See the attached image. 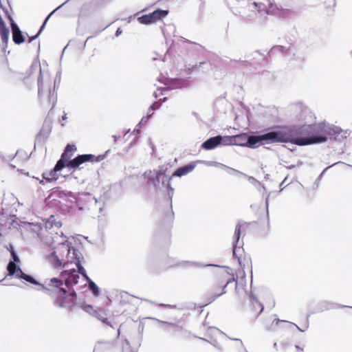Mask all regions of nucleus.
Segmentation results:
<instances>
[{"mask_svg": "<svg viewBox=\"0 0 352 352\" xmlns=\"http://www.w3.org/2000/svg\"><path fill=\"white\" fill-rule=\"evenodd\" d=\"M17 267L18 271L16 274V278L21 280H25V276H27L28 274L25 273L20 267V265H17Z\"/></svg>", "mask_w": 352, "mask_h": 352, "instance_id": "53", "label": "nucleus"}, {"mask_svg": "<svg viewBox=\"0 0 352 352\" xmlns=\"http://www.w3.org/2000/svg\"><path fill=\"white\" fill-rule=\"evenodd\" d=\"M49 101L50 103H52V106L51 108V110L55 107L56 102H57V94L55 92V89L54 88V90L52 91L50 89L49 91Z\"/></svg>", "mask_w": 352, "mask_h": 352, "instance_id": "37", "label": "nucleus"}, {"mask_svg": "<svg viewBox=\"0 0 352 352\" xmlns=\"http://www.w3.org/2000/svg\"><path fill=\"white\" fill-rule=\"evenodd\" d=\"M302 164H303V162L302 161L299 160L297 164H291L289 166H286L285 168L287 169L291 170V169L295 168L297 166H301L302 165Z\"/></svg>", "mask_w": 352, "mask_h": 352, "instance_id": "57", "label": "nucleus"}, {"mask_svg": "<svg viewBox=\"0 0 352 352\" xmlns=\"http://www.w3.org/2000/svg\"><path fill=\"white\" fill-rule=\"evenodd\" d=\"M266 12L268 14H275L282 18H290L294 11L292 9L283 8L276 4L270 3Z\"/></svg>", "mask_w": 352, "mask_h": 352, "instance_id": "13", "label": "nucleus"}, {"mask_svg": "<svg viewBox=\"0 0 352 352\" xmlns=\"http://www.w3.org/2000/svg\"><path fill=\"white\" fill-rule=\"evenodd\" d=\"M80 308L83 311H85L90 314H92V315H94V314L96 312V310H95L94 307L91 305L85 304V305H81Z\"/></svg>", "mask_w": 352, "mask_h": 352, "instance_id": "49", "label": "nucleus"}, {"mask_svg": "<svg viewBox=\"0 0 352 352\" xmlns=\"http://www.w3.org/2000/svg\"><path fill=\"white\" fill-rule=\"evenodd\" d=\"M51 131H52L51 124L50 123L47 122V121H45L41 130L36 135L34 146V150L36 149V144H38V146H42L44 144L45 141L49 137Z\"/></svg>", "mask_w": 352, "mask_h": 352, "instance_id": "15", "label": "nucleus"}, {"mask_svg": "<svg viewBox=\"0 0 352 352\" xmlns=\"http://www.w3.org/2000/svg\"><path fill=\"white\" fill-rule=\"evenodd\" d=\"M166 168L164 166H160L157 169L146 170L143 173V177L147 180V184L152 185L155 188L160 187L162 184V177L168 175L166 173Z\"/></svg>", "mask_w": 352, "mask_h": 352, "instance_id": "9", "label": "nucleus"}, {"mask_svg": "<svg viewBox=\"0 0 352 352\" xmlns=\"http://www.w3.org/2000/svg\"><path fill=\"white\" fill-rule=\"evenodd\" d=\"M20 223L21 221L19 219L16 214H9L8 217V220L5 221L3 226H6L8 224H9V228L12 226L14 228H17L19 226H20Z\"/></svg>", "mask_w": 352, "mask_h": 352, "instance_id": "22", "label": "nucleus"}, {"mask_svg": "<svg viewBox=\"0 0 352 352\" xmlns=\"http://www.w3.org/2000/svg\"><path fill=\"white\" fill-rule=\"evenodd\" d=\"M287 51V49L283 45H274L267 52V54L270 56H271L272 55H274L276 52H278L280 54H283V53H286Z\"/></svg>", "mask_w": 352, "mask_h": 352, "instance_id": "31", "label": "nucleus"}, {"mask_svg": "<svg viewBox=\"0 0 352 352\" xmlns=\"http://www.w3.org/2000/svg\"><path fill=\"white\" fill-rule=\"evenodd\" d=\"M110 152H111V150L109 149V150L106 151L104 152V153H103V154L95 155V159H94L95 162H100L102 161L103 160H104L107 157L108 154Z\"/></svg>", "mask_w": 352, "mask_h": 352, "instance_id": "52", "label": "nucleus"}, {"mask_svg": "<svg viewBox=\"0 0 352 352\" xmlns=\"http://www.w3.org/2000/svg\"><path fill=\"white\" fill-rule=\"evenodd\" d=\"M248 139V132H241L234 135H226V144L227 146H239L246 147V140Z\"/></svg>", "mask_w": 352, "mask_h": 352, "instance_id": "14", "label": "nucleus"}, {"mask_svg": "<svg viewBox=\"0 0 352 352\" xmlns=\"http://www.w3.org/2000/svg\"><path fill=\"white\" fill-rule=\"evenodd\" d=\"M89 284V290L94 297H98L100 295V289L96 283L91 280L87 283Z\"/></svg>", "mask_w": 352, "mask_h": 352, "instance_id": "27", "label": "nucleus"}, {"mask_svg": "<svg viewBox=\"0 0 352 352\" xmlns=\"http://www.w3.org/2000/svg\"><path fill=\"white\" fill-rule=\"evenodd\" d=\"M138 138V135L135 134V138L129 143V146L130 147L133 146L135 144Z\"/></svg>", "mask_w": 352, "mask_h": 352, "instance_id": "64", "label": "nucleus"}, {"mask_svg": "<svg viewBox=\"0 0 352 352\" xmlns=\"http://www.w3.org/2000/svg\"><path fill=\"white\" fill-rule=\"evenodd\" d=\"M153 115V113L147 114L146 116H144L139 123L135 126L133 133L134 134L140 135L141 133V129L144 124H145L149 120L150 117Z\"/></svg>", "mask_w": 352, "mask_h": 352, "instance_id": "25", "label": "nucleus"}, {"mask_svg": "<svg viewBox=\"0 0 352 352\" xmlns=\"http://www.w3.org/2000/svg\"><path fill=\"white\" fill-rule=\"evenodd\" d=\"M51 173H53L52 169H51L49 172H43L42 173L41 179L35 177H33V178L38 179L39 181V183L42 185H45V183L56 182L58 179V175L57 173H54V175H52Z\"/></svg>", "mask_w": 352, "mask_h": 352, "instance_id": "19", "label": "nucleus"}, {"mask_svg": "<svg viewBox=\"0 0 352 352\" xmlns=\"http://www.w3.org/2000/svg\"><path fill=\"white\" fill-rule=\"evenodd\" d=\"M246 224L247 222L243 221L241 220L238 221L235 227L234 233L233 236L232 254L233 256L237 258V261L241 267H243L241 261V256L242 253L244 252V250L243 248L241 249V247L238 246V243L241 235V228Z\"/></svg>", "mask_w": 352, "mask_h": 352, "instance_id": "10", "label": "nucleus"}, {"mask_svg": "<svg viewBox=\"0 0 352 352\" xmlns=\"http://www.w3.org/2000/svg\"><path fill=\"white\" fill-rule=\"evenodd\" d=\"M122 352H138L131 348L130 342L128 340L124 339L122 342Z\"/></svg>", "mask_w": 352, "mask_h": 352, "instance_id": "41", "label": "nucleus"}, {"mask_svg": "<svg viewBox=\"0 0 352 352\" xmlns=\"http://www.w3.org/2000/svg\"><path fill=\"white\" fill-rule=\"evenodd\" d=\"M250 298L252 300V304L254 307H256V305H258V307L260 308L259 313L258 314V316L264 311V306L263 303H261L258 300L257 296L254 294L252 292H251L250 294H248Z\"/></svg>", "mask_w": 352, "mask_h": 352, "instance_id": "30", "label": "nucleus"}, {"mask_svg": "<svg viewBox=\"0 0 352 352\" xmlns=\"http://www.w3.org/2000/svg\"><path fill=\"white\" fill-rule=\"evenodd\" d=\"M219 296H221V294H216V293H211V294H209L208 296H207V300L208 302L201 306L200 307L201 308H203L205 306L212 303V302H214L217 298H219Z\"/></svg>", "mask_w": 352, "mask_h": 352, "instance_id": "40", "label": "nucleus"}, {"mask_svg": "<svg viewBox=\"0 0 352 352\" xmlns=\"http://www.w3.org/2000/svg\"><path fill=\"white\" fill-rule=\"evenodd\" d=\"M17 265H16L12 264L10 266V263H8L7 267H6V270L8 271V274L6 276H15L16 277V274L18 271Z\"/></svg>", "mask_w": 352, "mask_h": 352, "instance_id": "36", "label": "nucleus"}, {"mask_svg": "<svg viewBox=\"0 0 352 352\" xmlns=\"http://www.w3.org/2000/svg\"><path fill=\"white\" fill-rule=\"evenodd\" d=\"M250 57H252L253 59H258L257 63H260L261 61H263L265 60V56L259 50H256L253 52L251 54L248 56V58Z\"/></svg>", "mask_w": 352, "mask_h": 352, "instance_id": "33", "label": "nucleus"}, {"mask_svg": "<svg viewBox=\"0 0 352 352\" xmlns=\"http://www.w3.org/2000/svg\"><path fill=\"white\" fill-rule=\"evenodd\" d=\"M338 163H341V162H336V163H334L333 164H332L331 166H327L324 169H323V170L320 173V174L318 175V177H317V179H316L315 182H314V185H316V187H318V182L319 181L322 179V177H323V175H324V173H326V171L330 168L331 167H333V166H335L336 164H338Z\"/></svg>", "mask_w": 352, "mask_h": 352, "instance_id": "51", "label": "nucleus"}, {"mask_svg": "<svg viewBox=\"0 0 352 352\" xmlns=\"http://www.w3.org/2000/svg\"><path fill=\"white\" fill-rule=\"evenodd\" d=\"M168 13L169 11L168 10H163L157 8L154 11L148 14L138 16L137 20L140 24L150 25L162 21L168 16Z\"/></svg>", "mask_w": 352, "mask_h": 352, "instance_id": "7", "label": "nucleus"}, {"mask_svg": "<svg viewBox=\"0 0 352 352\" xmlns=\"http://www.w3.org/2000/svg\"><path fill=\"white\" fill-rule=\"evenodd\" d=\"M8 21H9V23H10V28H11V32H12V34L13 32H16L19 30H21L19 26L18 25V24L15 22V21L14 20L13 17L12 16H10L8 17Z\"/></svg>", "mask_w": 352, "mask_h": 352, "instance_id": "46", "label": "nucleus"}, {"mask_svg": "<svg viewBox=\"0 0 352 352\" xmlns=\"http://www.w3.org/2000/svg\"><path fill=\"white\" fill-rule=\"evenodd\" d=\"M8 21H9V23H10V28H11V32H12V34L13 32H16L19 30H21L19 26L18 25V24L15 22V21L14 20L13 17L12 16H10L8 17Z\"/></svg>", "mask_w": 352, "mask_h": 352, "instance_id": "43", "label": "nucleus"}, {"mask_svg": "<svg viewBox=\"0 0 352 352\" xmlns=\"http://www.w3.org/2000/svg\"><path fill=\"white\" fill-rule=\"evenodd\" d=\"M351 308V306H346V305H340L336 302H329V301H322L319 302L316 307L310 311L309 314H308L309 316L312 314L323 312L324 311H327L329 309H338V308Z\"/></svg>", "mask_w": 352, "mask_h": 352, "instance_id": "12", "label": "nucleus"}, {"mask_svg": "<svg viewBox=\"0 0 352 352\" xmlns=\"http://www.w3.org/2000/svg\"><path fill=\"white\" fill-rule=\"evenodd\" d=\"M209 163H210L211 164L219 165V166L224 167L225 168L228 170V173L230 175H241L242 177H247L246 174H245L238 170H236L234 168L228 167L223 164L216 162H210Z\"/></svg>", "mask_w": 352, "mask_h": 352, "instance_id": "26", "label": "nucleus"}, {"mask_svg": "<svg viewBox=\"0 0 352 352\" xmlns=\"http://www.w3.org/2000/svg\"><path fill=\"white\" fill-rule=\"evenodd\" d=\"M186 263H191L192 265H197L199 267H221V268H228V267H226L224 265H217V264H214V263L203 264L200 262H196V261H187Z\"/></svg>", "mask_w": 352, "mask_h": 352, "instance_id": "35", "label": "nucleus"}, {"mask_svg": "<svg viewBox=\"0 0 352 352\" xmlns=\"http://www.w3.org/2000/svg\"><path fill=\"white\" fill-rule=\"evenodd\" d=\"M64 150H67V153H71L72 156L74 153L76 151L77 148L76 145L73 144H67Z\"/></svg>", "mask_w": 352, "mask_h": 352, "instance_id": "54", "label": "nucleus"}, {"mask_svg": "<svg viewBox=\"0 0 352 352\" xmlns=\"http://www.w3.org/2000/svg\"><path fill=\"white\" fill-rule=\"evenodd\" d=\"M8 21H9V23H10V28H11V32H12V34L13 32H16L19 30H21L19 26L18 25V24L15 22V21L14 20L13 17L12 16H10L8 17Z\"/></svg>", "mask_w": 352, "mask_h": 352, "instance_id": "45", "label": "nucleus"}, {"mask_svg": "<svg viewBox=\"0 0 352 352\" xmlns=\"http://www.w3.org/2000/svg\"><path fill=\"white\" fill-rule=\"evenodd\" d=\"M19 263H20V258H19V256L16 252V251H14V252H11L10 253V259L8 262V263H10V266L12 265V264H14V265H19Z\"/></svg>", "mask_w": 352, "mask_h": 352, "instance_id": "38", "label": "nucleus"}, {"mask_svg": "<svg viewBox=\"0 0 352 352\" xmlns=\"http://www.w3.org/2000/svg\"><path fill=\"white\" fill-rule=\"evenodd\" d=\"M96 318H97L99 320H100L102 323L111 327V328L114 329L113 325L112 324L111 322L108 320V318L105 316V314L102 311H97L94 314Z\"/></svg>", "mask_w": 352, "mask_h": 352, "instance_id": "29", "label": "nucleus"}, {"mask_svg": "<svg viewBox=\"0 0 352 352\" xmlns=\"http://www.w3.org/2000/svg\"><path fill=\"white\" fill-rule=\"evenodd\" d=\"M172 177L169 175H164L162 177V186L167 189V197L168 201L169 209L167 211L163 212V219L162 222V227L165 230H169L175 219V214L173 210V197L175 192V189L171 186Z\"/></svg>", "mask_w": 352, "mask_h": 352, "instance_id": "5", "label": "nucleus"}, {"mask_svg": "<svg viewBox=\"0 0 352 352\" xmlns=\"http://www.w3.org/2000/svg\"><path fill=\"white\" fill-rule=\"evenodd\" d=\"M309 316L308 315L307 317V321H306V324H305V328L304 329H301V327H298L297 324H295L294 325L296 327L297 329L300 331V332H305L309 327Z\"/></svg>", "mask_w": 352, "mask_h": 352, "instance_id": "55", "label": "nucleus"}, {"mask_svg": "<svg viewBox=\"0 0 352 352\" xmlns=\"http://www.w3.org/2000/svg\"><path fill=\"white\" fill-rule=\"evenodd\" d=\"M278 143H290L299 146L323 144L328 140L340 141L346 135H339L342 131L340 126L328 124L325 122L304 124L302 126H276Z\"/></svg>", "mask_w": 352, "mask_h": 352, "instance_id": "1", "label": "nucleus"}, {"mask_svg": "<svg viewBox=\"0 0 352 352\" xmlns=\"http://www.w3.org/2000/svg\"><path fill=\"white\" fill-rule=\"evenodd\" d=\"M56 206H58L60 210L62 211V213L66 214H74L76 212V205L68 206L67 204H63L60 201H57Z\"/></svg>", "mask_w": 352, "mask_h": 352, "instance_id": "21", "label": "nucleus"}, {"mask_svg": "<svg viewBox=\"0 0 352 352\" xmlns=\"http://www.w3.org/2000/svg\"><path fill=\"white\" fill-rule=\"evenodd\" d=\"M71 195H73V192L70 190H65L59 186H56L50 190L47 199H52V201H54L56 204L58 201L56 200L55 197L64 199L65 197H71Z\"/></svg>", "mask_w": 352, "mask_h": 352, "instance_id": "17", "label": "nucleus"}, {"mask_svg": "<svg viewBox=\"0 0 352 352\" xmlns=\"http://www.w3.org/2000/svg\"><path fill=\"white\" fill-rule=\"evenodd\" d=\"M8 21H9V23H10V28H11V32H12V34L13 32H16L19 30H21L19 26L18 25V24L15 22V21L14 20L13 17L12 16H10L8 17Z\"/></svg>", "mask_w": 352, "mask_h": 352, "instance_id": "44", "label": "nucleus"}, {"mask_svg": "<svg viewBox=\"0 0 352 352\" xmlns=\"http://www.w3.org/2000/svg\"><path fill=\"white\" fill-rule=\"evenodd\" d=\"M71 159H72V154L67 153V150H64L60 155L59 160L62 161L63 162L65 163L66 164H68V163L69 162Z\"/></svg>", "mask_w": 352, "mask_h": 352, "instance_id": "42", "label": "nucleus"}, {"mask_svg": "<svg viewBox=\"0 0 352 352\" xmlns=\"http://www.w3.org/2000/svg\"><path fill=\"white\" fill-rule=\"evenodd\" d=\"M25 35H27L28 36V43H31L33 41L36 40V38H38L39 37V35L37 33L33 36H28V33H25Z\"/></svg>", "mask_w": 352, "mask_h": 352, "instance_id": "58", "label": "nucleus"}, {"mask_svg": "<svg viewBox=\"0 0 352 352\" xmlns=\"http://www.w3.org/2000/svg\"><path fill=\"white\" fill-rule=\"evenodd\" d=\"M57 285H51L50 280L49 286L51 288L45 287L43 284L40 285L45 294L54 296H55L54 303L60 308H67L72 310V308L77 305V293L74 289L66 290L65 288Z\"/></svg>", "mask_w": 352, "mask_h": 352, "instance_id": "3", "label": "nucleus"}, {"mask_svg": "<svg viewBox=\"0 0 352 352\" xmlns=\"http://www.w3.org/2000/svg\"><path fill=\"white\" fill-rule=\"evenodd\" d=\"M237 278H238L237 276L236 277L232 276V277L228 278L226 282V285H228L229 284H230L232 283H234L236 287L238 285Z\"/></svg>", "mask_w": 352, "mask_h": 352, "instance_id": "56", "label": "nucleus"}, {"mask_svg": "<svg viewBox=\"0 0 352 352\" xmlns=\"http://www.w3.org/2000/svg\"><path fill=\"white\" fill-rule=\"evenodd\" d=\"M120 294H121L120 302L125 303V304L127 303L128 301L124 299V295H129V294L127 292L123 291L121 292Z\"/></svg>", "mask_w": 352, "mask_h": 352, "instance_id": "59", "label": "nucleus"}, {"mask_svg": "<svg viewBox=\"0 0 352 352\" xmlns=\"http://www.w3.org/2000/svg\"><path fill=\"white\" fill-rule=\"evenodd\" d=\"M65 168H67V164H66L65 163H64L62 161L58 160L56 162L54 167L52 168L53 173H51L52 175H54V173L58 174V172H60L62 170H63Z\"/></svg>", "mask_w": 352, "mask_h": 352, "instance_id": "32", "label": "nucleus"}, {"mask_svg": "<svg viewBox=\"0 0 352 352\" xmlns=\"http://www.w3.org/2000/svg\"><path fill=\"white\" fill-rule=\"evenodd\" d=\"M196 164H197V162H192L187 164H185V165H183L182 166L177 168L173 171V173L170 177H172V179H173V177H182V176L186 175L187 174H188L189 173H190L191 171H192L195 169V168L196 166Z\"/></svg>", "mask_w": 352, "mask_h": 352, "instance_id": "18", "label": "nucleus"}, {"mask_svg": "<svg viewBox=\"0 0 352 352\" xmlns=\"http://www.w3.org/2000/svg\"><path fill=\"white\" fill-rule=\"evenodd\" d=\"M278 143L276 126L261 131H248L246 147L256 148L261 145Z\"/></svg>", "mask_w": 352, "mask_h": 352, "instance_id": "4", "label": "nucleus"}, {"mask_svg": "<svg viewBox=\"0 0 352 352\" xmlns=\"http://www.w3.org/2000/svg\"><path fill=\"white\" fill-rule=\"evenodd\" d=\"M64 269L60 273L62 278H52L51 285H57L56 284H59L60 287H63V285L67 286L68 287L67 290L74 289L73 287L78 283L80 276L74 267H65Z\"/></svg>", "mask_w": 352, "mask_h": 352, "instance_id": "6", "label": "nucleus"}, {"mask_svg": "<svg viewBox=\"0 0 352 352\" xmlns=\"http://www.w3.org/2000/svg\"><path fill=\"white\" fill-rule=\"evenodd\" d=\"M210 65V63H207L206 61H201L199 63H197V64H195V65H192L190 67H188L186 69V72H187V74H190L193 71H195L196 69H198V68L202 67V65Z\"/></svg>", "mask_w": 352, "mask_h": 352, "instance_id": "39", "label": "nucleus"}, {"mask_svg": "<svg viewBox=\"0 0 352 352\" xmlns=\"http://www.w3.org/2000/svg\"><path fill=\"white\" fill-rule=\"evenodd\" d=\"M245 178H247L248 180L254 186H258L259 187L262 188L264 191H265V188L260 182H258L255 177L252 176H248L247 175V177H244Z\"/></svg>", "mask_w": 352, "mask_h": 352, "instance_id": "47", "label": "nucleus"}, {"mask_svg": "<svg viewBox=\"0 0 352 352\" xmlns=\"http://www.w3.org/2000/svg\"><path fill=\"white\" fill-rule=\"evenodd\" d=\"M54 219V216H51L50 219L47 221L45 223L46 228H52L54 226L56 228H59L62 226V223L60 221H56Z\"/></svg>", "mask_w": 352, "mask_h": 352, "instance_id": "34", "label": "nucleus"}, {"mask_svg": "<svg viewBox=\"0 0 352 352\" xmlns=\"http://www.w3.org/2000/svg\"><path fill=\"white\" fill-rule=\"evenodd\" d=\"M67 256L69 258L67 261L60 259L56 251H52L47 256V261L56 270H60L65 267H69L72 263H74L77 267V273L78 275L84 278L87 283L89 282L91 279L89 277L85 267L82 265V260L84 257L78 249L72 245L71 243L67 245Z\"/></svg>", "mask_w": 352, "mask_h": 352, "instance_id": "2", "label": "nucleus"}, {"mask_svg": "<svg viewBox=\"0 0 352 352\" xmlns=\"http://www.w3.org/2000/svg\"><path fill=\"white\" fill-rule=\"evenodd\" d=\"M151 318L157 320L160 324H166V325H168V326L171 327H172L171 331L173 333L183 332L184 331V329L182 326H179L177 324L168 322V321L161 320H159V319H157L155 318Z\"/></svg>", "mask_w": 352, "mask_h": 352, "instance_id": "23", "label": "nucleus"}, {"mask_svg": "<svg viewBox=\"0 0 352 352\" xmlns=\"http://www.w3.org/2000/svg\"><path fill=\"white\" fill-rule=\"evenodd\" d=\"M39 67V74L37 78V84H38V96L40 98L41 96L43 89L44 86V80H43V76L42 73V69L41 67V65H38Z\"/></svg>", "mask_w": 352, "mask_h": 352, "instance_id": "28", "label": "nucleus"}, {"mask_svg": "<svg viewBox=\"0 0 352 352\" xmlns=\"http://www.w3.org/2000/svg\"><path fill=\"white\" fill-rule=\"evenodd\" d=\"M82 164H84V162L82 159L81 155L78 154L74 158L71 159V160L67 164V169L69 170H72V174L76 170V168L80 169V166Z\"/></svg>", "mask_w": 352, "mask_h": 352, "instance_id": "20", "label": "nucleus"}, {"mask_svg": "<svg viewBox=\"0 0 352 352\" xmlns=\"http://www.w3.org/2000/svg\"><path fill=\"white\" fill-rule=\"evenodd\" d=\"M270 192L268 194V195L267 196L266 199H265V208H266V212H267V215L268 216L269 215V210H268V208H269V199H270Z\"/></svg>", "mask_w": 352, "mask_h": 352, "instance_id": "61", "label": "nucleus"}, {"mask_svg": "<svg viewBox=\"0 0 352 352\" xmlns=\"http://www.w3.org/2000/svg\"><path fill=\"white\" fill-rule=\"evenodd\" d=\"M12 38L14 44L18 45H21L25 41V34L21 31V30L16 32H13L12 34Z\"/></svg>", "mask_w": 352, "mask_h": 352, "instance_id": "24", "label": "nucleus"}, {"mask_svg": "<svg viewBox=\"0 0 352 352\" xmlns=\"http://www.w3.org/2000/svg\"><path fill=\"white\" fill-rule=\"evenodd\" d=\"M71 197L74 199L76 206H85L90 199L94 200L95 204L97 203L96 197L89 192H73V195H71Z\"/></svg>", "mask_w": 352, "mask_h": 352, "instance_id": "16", "label": "nucleus"}, {"mask_svg": "<svg viewBox=\"0 0 352 352\" xmlns=\"http://www.w3.org/2000/svg\"><path fill=\"white\" fill-rule=\"evenodd\" d=\"M290 110L294 112L292 116L298 121L303 122L304 124L311 122L314 118L310 109L302 103L292 104Z\"/></svg>", "mask_w": 352, "mask_h": 352, "instance_id": "8", "label": "nucleus"}, {"mask_svg": "<svg viewBox=\"0 0 352 352\" xmlns=\"http://www.w3.org/2000/svg\"><path fill=\"white\" fill-rule=\"evenodd\" d=\"M148 144L149 146H151V149H152V153H151V155L153 154V153L156 150V147L154 145V144L152 142V140L151 138H148Z\"/></svg>", "mask_w": 352, "mask_h": 352, "instance_id": "62", "label": "nucleus"}, {"mask_svg": "<svg viewBox=\"0 0 352 352\" xmlns=\"http://www.w3.org/2000/svg\"><path fill=\"white\" fill-rule=\"evenodd\" d=\"M5 247L8 250V251L10 252V254L11 253V252L16 251L14 246L12 243H8V245H6Z\"/></svg>", "mask_w": 352, "mask_h": 352, "instance_id": "60", "label": "nucleus"}, {"mask_svg": "<svg viewBox=\"0 0 352 352\" xmlns=\"http://www.w3.org/2000/svg\"><path fill=\"white\" fill-rule=\"evenodd\" d=\"M45 25L46 24L45 23H42L41 27L39 28L38 32H37V34L40 36L42 33V32L43 31V30L45 29Z\"/></svg>", "mask_w": 352, "mask_h": 352, "instance_id": "63", "label": "nucleus"}, {"mask_svg": "<svg viewBox=\"0 0 352 352\" xmlns=\"http://www.w3.org/2000/svg\"><path fill=\"white\" fill-rule=\"evenodd\" d=\"M83 162H95V155L94 154H80Z\"/></svg>", "mask_w": 352, "mask_h": 352, "instance_id": "50", "label": "nucleus"}, {"mask_svg": "<svg viewBox=\"0 0 352 352\" xmlns=\"http://www.w3.org/2000/svg\"><path fill=\"white\" fill-rule=\"evenodd\" d=\"M24 280L34 285H42V283H39L32 275L29 274L25 276Z\"/></svg>", "mask_w": 352, "mask_h": 352, "instance_id": "48", "label": "nucleus"}, {"mask_svg": "<svg viewBox=\"0 0 352 352\" xmlns=\"http://www.w3.org/2000/svg\"><path fill=\"white\" fill-rule=\"evenodd\" d=\"M226 135H218L210 137L201 144V148L206 151L214 149L219 146H227L226 144Z\"/></svg>", "mask_w": 352, "mask_h": 352, "instance_id": "11", "label": "nucleus"}]
</instances>
